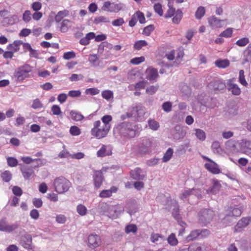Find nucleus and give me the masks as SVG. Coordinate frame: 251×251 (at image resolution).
Masks as SVG:
<instances>
[{
  "label": "nucleus",
  "mask_w": 251,
  "mask_h": 251,
  "mask_svg": "<svg viewBox=\"0 0 251 251\" xmlns=\"http://www.w3.org/2000/svg\"><path fill=\"white\" fill-rule=\"evenodd\" d=\"M113 131L124 137L134 138L136 136V125L131 123L123 122L118 124Z\"/></svg>",
  "instance_id": "1"
},
{
  "label": "nucleus",
  "mask_w": 251,
  "mask_h": 251,
  "mask_svg": "<svg viewBox=\"0 0 251 251\" xmlns=\"http://www.w3.org/2000/svg\"><path fill=\"white\" fill-rule=\"evenodd\" d=\"M98 212L111 218H116L124 211L122 207L118 205H109L105 202L101 203L98 208Z\"/></svg>",
  "instance_id": "2"
},
{
  "label": "nucleus",
  "mask_w": 251,
  "mask_h": 251,
  "mask_svg": "<svg viewBox=\"0 0 251 251\" xmlns=\"http://www.w3.org/2000/svg\"><path fill=\"white\" fill-rule=\"evenodd\" d=\"M53 187L58 194H63L67 192L71 186V183L63 176H59L54 179Z\"/></svg>",
  "instance_id": "3"
},
{
  "label": "nucleus",
  "mask_w": 251,
  "mask_h": 251,
  "mask_svg": "<svg viewBox=\"0 0 251 251\" xmlns=\"http://www.w3.org/2000/svg\"><path fill=\"white\" fill-rule=\"evenodd\" d=\"M110 128L101 125L100 121H95L94 123V127L91 129V135L98 139L105 137L109 132Z\"/></svg>",
  "instance_id": "4"
},
{
  "label": "nucleus",
  "mask_w": 251,
  "mask_h": 251,
  "mask_svg": "<svg viewBox=\"0 0 251 251\" xmlns=\"http://www.w3.org/2000/svg\"><path fill=\"white\" fill-rule=\"evenodd\" d=\"M215 214L210 209H203L198 213L199 223L202 226H206L212 220Z\"/></svg>",
  "instance_id": "5"
},
{
  "label": "nucleus",
  "mask_w": 251,
  "mask_h": 251,
  "mask_svg": "<svg viewBox=\"0 0 251 251\" xmlns=\"http://www.w3.org/2000/svg\"><path fill=\"white\" fill-rule=\"evenodd\" d=\"M32 71V68L28 64H25L18 67L15 71L13 76L18 81H22L29 77V73Z\"/></svg>",
  "instance_id": "6"
},
{
  "label": "nucleus",
  "mask_w": 251,
  "mask_h": 251,
  "mask_svg": "<svg viewBox=\"0 0 251 251\" xmlns=\"http://www.w3.org/2000/svg\"><path fill=\"white\" fill-rule=\"evenodd\" d=\"M242 214L241 209L237 207H228L224 213L225 217L223 218L224 222L231 223L233 218L240 216Z\"/></svg>",
  "instance_id": "7"
},
{
  "label": "nucleus",
  "mask_w": 251,
  "mask_h": 251,
  "mask_svg": "<svg viewBox=\"0 0 251 251\" xmlns=\"http://www.w3.org/2000/svg\"><path fill=\"white\" fill-rule=\"evenodd\" d=\"M198 101L201 105L207 108H213L216 106V100L205 95H199L198 98Z\"/></svg>",
  "instance_id": "8"
},
{
  "label": "nucleus",
  "mask_w": 251,
  "mask_h": 251,
  "mask_svg": "<svg viewBox=\"0 0 251 251\" xmlns=\"http://www.w3.org/2000/svg\"><path fill=\"white\" fill-rule=\"evenodd\" d=\"M208 87L209 89L215 93H218L225 89L226 84L223 80L217 79L211 81L208 84Z\"/></svg>",
  "instance_id": "9"
},
{
  "label": "nucleus",
  "mask_w": 251,
  "mask_h": 251,
  "mask_svg": "<svg viewBox=\"0 0 251 251\" xmlns=\"http://www.w3.org/2000/svg\"><path fill=\"white\" fill-rule=\"evenodd\" d=\"M19 226L17 223L11 225H8L6 221V218H3L0 220V231L6 232H12Z\"/></svg>",
  "instance_id": "10"
},
{
  "label": "nucleus",
  "mask_w": 251,
  "mask_h": 251,
  "mask_svg": "<svg viewBox=\"0 0 251 251\" xmlns=\"http://www.w3.org/2000/svg\"><path fill=\"white\" fill-rule=\"evenodd\" d=\"M238 152L246 154L248 155H251V141L246 139H243L239 141L238 143Z\"/></svg>",
  "instance_id": "11"
},
{
  "label": "nucleus",
  "mask_w": 251,
  "mask_h": 251,
  "mask_svg": "<svg viewBox=\"0 0 251 251\" xmlns=\"http://www.w3.org/2000/svg\"><path fill=\"white\" fill-rule=\"evenodd\" d=\"M152 141L151 139L144 137L142 139L139 145V151L141 153H146L150 151Z\"/></svg>",
  "instance_id": "12"
},
{
  "label": "nucleus",
  "mask_w": 251,
  "mask_h": 251,
  "mask_svg": "<svg viewBox=\"0 0 251 251\" xmlns=\"http://www.w3.org/2000/svg\"><path fill=\"white\" fill-rule=\"evenodd\" d=\"M88 246L91 249L98 247L101 243V240L99 236L96 234H91L88 238Z\"/></svg>",
  "instance_id": "13"
},
{
  "label": "nucleus",
  "mask_w": 251,
  "mask_h": 251,
  "mask_svg": "<svg viewBox=\"0 0 251 251\" xmlns=\"http://www.w3.org/2000/svg\"><path fill=\"white\" fill-rule=\"evenodd\" d=\"M131 111L133 113V117H138L141 118L144 116L146 113V108L141 104H138L135 106L131 108Z\"/></svg>",
  "instance_id": "14"
},
{
  "label": "nucleus",
  "mask_w": 251,
  "mask_h": 251,
  "mask_svg": "<svg viewBox=\"0 0 251 251\" xmlns=\"http://www.w3.org/2000/svg\"><path fill=\"white\" fill-rule=\"evenodd\" d=\"M226 20H220L214 16H212L208 19V22L210 26L212 28H220L223 26L224 23Z\"/></svg>",
  "instance_id": "15"
},
{
  "label": "nucleus",
  "mask_w": 251,
  "mask_h": 251,
  "mask_svg": "<svg viewBox=\"0 0 251 251\" xmlns=\"http://www.w3.org/2000/svg\"><path fill=\"white\" fill-rule=\"evenodd\" d=\"M233 79H229L227 82V89L234 95H239L241 94V90L238 86L233 83Z\"/></svg>",
  "instance_id": "16"
},
{
  "label": "nucleus",
  "mask_w": 251,
  "mask_h": 251,
  "mask_svg": "<svg viewBox=\"0 0 251 251\" xmlns=\"http://www.w3.org/2000/svg\"><path fill=\"white\" fill-rule=\"evenodd\" d=\"M131 177L135 180H141L146 177V174L143 173V171L139 168H136L134 170L130 171Z\"/></svg>",
  "instance_id": "17"
},
{
  "label": "nucleus",
  "mask_w": 251,
  "mask_h": 251,
  "mask_svg": "<svg viewBox=\"0 0 251 251\" xmlns=\"http://www.w3.org/2000/svg\"><path fill=\"white\" fill-rule=\"evenodd\" d=\"M239 141L235 140H229L225 143L226 148L233 152H238L239 146L238 143Z\"/></svg>",
  "instance_id": "18"
},
{
  "label": "nucleus",
  "mask_w": 251,
  "mask_h": 251,
  "mask_svg": "<svg viewBox=\"0 0 251 251\" xmlns=\"http://www.w3.org/2000/svg\"><path fill=\"white\" fill-rule=\"evenodd\" d=\"M21 244L25 249L32 248V237L30 234H25L21 237Z\"/></svg>",
  "instance_id": "19"
},
{
  "label": "nucleus",
  "mask_w": 251,
  "mask_h": 251,
  "mask_svg": "<svg viewBox=\"0 0 251 251\" xmlns=\"http://www.w3.org/2000/svg\"><path fill=\"white\" fill-rule=\"evenodd\" d=\"M94 183L96 187L97 188L100 187L103 180L101 171H95L93 176Z\"/></svg>",
  "instance_id": "20"
},
{
  "label": "nucleus",
  "mask_w": 251,
  "mask_h": 251,
  "mask_svg": "<svg viewBox=\"0 0 251 251\" xmlns=\"http://www.w3.org/2000/svg\"><path fill=\"white\" fill-rule=\"evenodd\" d=\"M173 137L175 140H179L183 138L186 135V131L180 126H176L175 127Z\"/></svg>",
  "instance_id": "21"
},
{
  "label": "nucleus",
  "mask_w": 251,
  "mask_h": 251,
  "mask_svg": "<svg viewBox=\"0 0 251 251\" xmlns=\"http://www.w3.org/2000/svg\"><path fill=\"white\" fill-rule=\"evenodd\" d=\"M204 166L207 170L213 174H218L220 173V170L219 168L218 164H217L213 161H212L209 163H205Z\"/></svg>",
  "instance_id": "22"
},
{
  "label": "nucleus",
  "mask_w": 251,
  "mask_h": 251,
  "mask_svg": "<svg viewBox=\"0 0 251 251\" xmlns=\"http://www.w3.org/2000/svg\"><path fill=\"white\" fill-rule=\"evenodd\" d=\"M21 171L23 176L25 179H29L34 174L33 168L25 165L21 167Z\"/></svg>",
  "instance_id": "23"
},
{
  "label": "nucleus",
  "mask_w": 251,
  "mask_h": 251,
  "mask_svg": "<svg viewBox=\"0 0 251 251\" xmlns=\"http://www.w3.org/2000/svg\"><path fill=\"white\" fill-rule=\"evenodd\" d=\"M18 16L16 15H13L10 17L3 18L2 21V23L4 26H7L9 25H13L18 22Z\"/></svg>",
  "instance_id": "24"
},
{
  "label": "nucleus",
  "mask_w": 251,
  "mask_h": 251,
  "mask_svg": "<svg viewBox=\"0 0 251 251\" xmlns=\"http://www.w3.org/2000/svg\"><path fill=\"white\" fill-rule=\"evenodd\" d=\"M125 5L122 3H112L111 8H109V12H118L120 10H123L125 8Z\"/></svg>",
  "instance_id": "25"
},
{
  "label": "nucleus",
  "mask_w": 251,
  "mask_h": 251,
  "mask_svg": "<svg viewBox=\"0 0 251 251\" xmlns=\"http://www.w3.org/2000/svg\"><path fill=\"white\" fill-rule=\"evenodd\" d=\"M151 240L152 243L158 244L165 241V238L162 235L157 233H152L151 236Z\"/></svg>",
  "instance_id": "26"
},
{
  "label": "nucleus",
  "mask_w": 251,
  "mask_h": 251,
  "mask_svg": "<svg viewBox=\"0 0 251 251\" xmlns=\"http://www.w3.org/2000/svg\"><path fill=\"white\" fill-rule=\"evenodd\" d=\"M72 26V22L68 19H65L61 23L60 30L61 32H66Z\"/></svg>",
  "instance_id": "27"
},
{
  "label": "nucleus",
  "mask_w": 251,
  "mask_h": 251,
  "mask_svg": "<svg viewBox=\"0 0 251 251\" xmlns=\"http://www.w3.org/2000/svg\"><path fill=\"white\" fill-rule=\"evenodd\" d=\"M115 187H112L110 189L103 190L100 194L99 196L101 198H108L111 196L112 193L117 191Z\"/></svg>",
  "instance_id": "28"
},
{
  "label": "nucleus",
  "mask_w": 251,
  "mask_h": 251,
  "mask_svg": "<svg viewBox=\"0 0 251 251\" xmlns=\"http://www.w3.org/2000/svg\"><path fill=\"white\" fill-rule=\"evenodd\" d=\"M251 222V218L249 217L243 218L237 223L236 227L242 228L247 226Z\"/></svg>",
  "instance_id": "29"
},
{
  "label": "nucleus",
  "mask_w": 251,
  "mask_h": 251,
  "mask_svg": "<svg viewBox=\"0 0 251 251\" xmlns=\"http://www.w3.org/2000/svg\"><path fill=\"white\" fill-rule=\"evenodd\" d=\"M93 23L95 25H99L102 23H110V19L108 17L104 16H99L96 17L94 19Z\"/></svg>",
  "instance_id": "30"
},
{
  "label": "nucleus",
  "mask_w": 251,
  "mask_h": 251,
  "mask_svg": "<svg viewBox=\"0 0 251 251\" xmlns=\"http://www.w3.org/2000/svg\"><path fill=\"white\" fill-rule=\"evenodd\" d=\"M168 6L169 7V9H168L165 15V18H169L173 16L176 14V9L173 7V3L171 2V0H169Z\"/></svg>",
  "instance_id": "31"
},
{
  "label": "nucleus",
  "mask_w": 251,
  "mask_h": 251,
  "mask_svg": "<svg viewBox=\"0 0 251 251\" xmlns=\"http://www.w3.org/2000/svg\"><path fill=\"white\" fill-rule=\"evenodd\" d=\"M200 229H195L192 231L189 235L187 237V240L188 241H191L196 239L199 236H200Z\"/></svg>",
  "instance_id": "32"
},
{
  "label": "nucleus",
  "mask_w": 251,
  "mask_h": 251,
  "mask_svg": "<svg viewBox=\"0 0 251 251\" xmlns=\"http://www.w3.org/2000/svg\"><path fill=\"white\" fill-rule=\"evenodd\" d=\"M174 16L172 19L173 22L176 24H179L183 16V13L181 10L179 9H177L176 12V14Z\"/></svg>",
  "instance_id": "33"
},
{
  "label": "nucleus",
  "mask_w": 251,
  "mask_h": 251,
  "mask_svg": "<svg viewBox=\"0 0 251 251\" xmlns=\"http://www.w3.org/2000/svg\"><path fill=\"white\" fill-rule=\"evenodd\" d=\"M22 44L23 42L22 41H15L13 42V44H9L7 46V49L9 50H12L14 52H16L19 50V46Z\"/></svg>",
  "instance_id": "34"
},
{
  "label": "nucleus",
  "mask_w": 251,
  "mask_h": 251,
  "mask_svg": "<svg viewBox=\"0 0 251 251\" xmlns=\"http://www.w3.org/2000/svg\"><path fill=\"white\" fill-rule=\"evenodd\" d=\"M215 65L220 68H225L229 65V62L227 59L217 60L215 62Z\"/></svg>",
  "instance_id": "35"
},
{
  "label": "nucleus",
  "mask_w": 251,
  "mask_h": 251,
  "mask_svg": "<svg viewBox=\"0 0 251 251\" xmlns=\"http://www.w3.org/2000/svg\"><path fill=\"white\" fill-rule=\"evenodd\" d=\"M205 14V9L203 6L199 7L196 12H195V17L197 19L200 20L202 18V17Z\"/></svg>",
  "instance_id": "36"
},
{
  "label": "nucleus",
  "mask_w": 251,
  "mask_h": 251,
  "mask_svg": "<svg viewBox=\"0 0 251 251\" xmlns=\"http://www.w3.org/2000/svg\"><path fill=\"white\" fill-rule=\"evenodd\" d=\"M112 120V116L110 115H104L101 118L102 125L110 129L111 125L110 122Z\"/></svg>",
  "instance_id": "37"
},
{
  "label": "nucleus",
  "mask_w": 251,
  "mask_h": 251,
  "mask_svg": "<svg viewBox=\"0 0 251 251\" xmlns=\"http://www.w3.org/2000/svg\"><path fill=\"white\" fill-rule=\"evenodd\" d=\"M167 241L168 244L172 246H176L178 244V240L174 233H172L169 236Z\"/></svg>",
  "instance_id": "38"
},
{
  "label": "nucleus",
  "mask_w": 251,
  "mask_h": 251,
  "mask_svg": "<svg viewBox=\"0 0 251 251\" xmlns=\"http://www.w3.org/2000/svg\"><path fill=\"white\" fill-rule=\"evenodd\" d=\"M88 60L93 67H97L99 66V58L97 54H92L89 57Z\"/></svg>",
  "instance_id": "39"
},
{
  "label": "nucleus",
  "mask_w": 251,
  "mask_h": 251,
  "mask_svg": "<svg viewBox=\"0 0 251 251\" xmlns=\"http://www.w3.org/2000/svg\"><path fill=\"white\" fill-rule=\"evenodd\" d=\"M148 45V43L145 40H139L135 42L134 44V49L136 50H140L143 47Z\"/></svg>",
  "instance_id": "40"
},
{
  "label": "nucleus",
  "mask_w": 251,
  "mask_h": 251,
  "mask_svg": "<svg viewBox=\"0 0 251 251\" xmlns=\"http://www.w3.org/2000/svg\"><path fill=\"white\" fill-rule=\"evenodd\" d=\"M221 187L220 184L218 181H215L212 188L207 190V193L216 194L220 190Z\"/></svg>",
  "instance_id": "41"
},
{
  "label": "nucleus",
  "mask_w": 251,
  "mask_h": 251,
  "mask_svg": "<svg viewBox=\"0 0 251 251\" xmlns=\"http://www.w3.org/2000/svg\"><path fill=\"white\" fill-rule=\"evenodd\" d=\"M195 135L197 138L201 141H204L206 138V135L204 131L201 129H195Z\"/></svg>",
  "instance_id": "42"
},
{
  "label": "nucleus",
  "mask_w": 251,
  "mask_h": 251,
  "mask_svg": "<svg viewBox=\"0 0 251 251\" xmlns=\"http://www.w3.org/2000/svg\"><path fill=\"white\" fill-rule=\"evenodd\" d=\"M173 153V150L172 148H169L162 158V160L164 162H167L171 159Z\"/></svg>",
  "instance_id": "43"
},
{
  "label": "nucleus",
  "mask_w": 251,
  "mask_h": 251,
  "mask_svg": "<svg viewBox=\"0 0 251 251\" xmlns=\"http://www.w3.org/2000/svg\"><path fill=\"white\" fill-rule=\"evenodd\" d=\"M70 114L72 119L76 121H81L84 118V117L82 115L75 111H72L70 112Z\"/></svg>",
  "instance_id": "44"
},
{
  "label": "nucleus",
  "mask_w": 251,
  "mask_h": 251,
  "mask_svg": "<svg viewBox=\"0 0 251 251\" xmlns=\"http://www.w3.org/2000/svg\"><path fill=\"white\" fill-rule=\"evenodd\" d=\"M211 149L214 153H219L221 151L220 145L218 141H215L212 144Z\"/></svg>",
  "instance_id": "45"
},
{
  "label": "nucleus",
  "mask_w": 251,
  "mask_h": 251,
  "mask_svg": "<svg viewBox=\"0 0 251 251\" xmlns=\"http://www.w3.org/2000/svg\"><path fill=\"white\" fill-rule=\"evenodd\" d=\"M148 125L150 128L153 130H157L159 127V123L154 120H149Z\"/></svg>",
  "instance_id": "46"
},
{
  "label": "nucleus",
  "mask_w": 251,
  "mask_h": 251,
  "mask_svg": "<svg viewBox=\"0 0 251 251\" xmlns=\"http://www.w3.org/2000/svg\"><path fill=\"white\" fill-rule=\"evenodd\" d=\"M102 98L107 100L113 98V93L110 90H104L101 92Z\"/></svg>",
  "instance_id": "47"
},
{
  "label": "nucleus",
  "mask_w": 251,
  "mask_h": 251,
  "mask_svg": "<svg viewBox=\"0 0 251 251\" xmlns=\"http://www.w3.org/2000/svg\"><path fill=\"white\" fill-rule=\"evenodd\" d=\"M244 55L245 57V61L249 62L251 61V45H250L245 50L244 52Z\"/></svg>",
  "instance_id": "48"
},
{
  "label": "nucleus",
  "mask_w": 251,
  "mask_h": 251,
  "mask_svg": "<svg viewBox=\"0 0 251 251\" xmlns=\"http://www.w3.org/2000/svg\"><path fill=\"white\" fill-rule=\"evenodd\" d=\"M137 231V227L136 225L134 224L128 225L126 226L125 228V232L126 233H129L130 232H132L135 233Z\"/></svg>",
  "instance_id": "49"
},
{
  "label": "nucleus",
  "mask_w": 251,
  "mask_h": 251,
  "mask_svg": "<svg viewBox=\"0 0 251 251\" xmlns=\"http://www.w3.org/2000/svg\"><path fill=\"white\" fill-rule=\"evenodd\" d=\"M158 76V72L157 70L155 69H151L149 71L148 78L149 80H154Z\"/></svg>",
  "instance_id": "50"
},
{
  "label": "nucleus",
  "mask_w": 251,
  "mask_h": 251,
  "mask_svg": "<svg viewBox=\"0 0 251 251\" xmlns=\"http://www.w3.org/2000/svg\"><path fill=\"white\" fill-rule=\"evenodd\" d=\"M197 190H195L194 189L186 190L181 194H180L179 198L181 200H184L190 195H192V193H194Z\"/></svg>",
  "instance_id": "51"
},
{
  "label": "nucleus",
  "mask_w": 251,
  "mask_h": 251,
  "mask_svg": "<svg viewBox=\"0 0 251 251\" xmlns=\"http://www.w3.org/2000/svg\"><path fill=\"white\" fill-rule=\"evenodd\" d=\"M76 210L78 213L81 216H84L87 213V208L82 204L78 205L77 206Z\"/></svg>",
  "instance_id": "52"
},
{
  "label": "nucleus",
  "mask_w": 251,
  "mask_h": 251,
  "mask_svg": "<svg viewBox=\"0 0 251 251\" xmlns=\"http://www.w3.org/2000/svg\"><path fill=\"white\" fill-rule=\"evenodd\" d=\"M100 91L97 88H91L86 89L85 93L86 95H90L92 96L96 95L99 94Z\"/></svg>",
  "instance_id": "53"
},
{
  "label": "nucleus",
  "mask_w": 251,
  "mask_h": 251,
  "mask_svg": "<svg viewBox=\"0 0 251 251\" xmlns=\"http://www.w3.org/2000/svg\"><path fill=\"white\" fill-rule=\"evenodd\" d=\"M134 15H136V18L139 20L141 24H144L145 23V17L144 14L141 11H138L135 12Z\"/></svg>",
  "instance_id": "54"
},
{
  "label": "nucleus",
  "mask_w": 251,
  "mask_h": 251,
  "mask_svg": "<svg viewBox=\"0 0 251 251\" xmlns=\"http://www.w3.org/2000/svg\"><path fill=\"white\" fill-rule=\"evenodd\" d=\"M239 80L243 86H247L248 85V83L245 78L244 71L243 70H240L239 72Z\"/></svg>",
  "instance_id": "55"
},
{
  "label": "nucleus",
  "mask_w": 251,
  "mask_h": 251,
  "mask_svg": "<svg viewBox=\"0 0 251 251\" xmlns=\"http://www.w3.org/2000/svg\"><path fill=\"white\" fill-rule=\"evenodd\" d=\"M31 107L34 109H40L43 107V104L38 99H36L33 101Z\"/></svg>",
  "instance_id": "56"
},
{
  "label": "nucleus",
  "mask_w": 251,
  "mask_h": 251,
  "mask_svg": "<svg viewBox=\"0 0 251 251\" xmlns=\"http://www.w3.org/2000/svg\"><path fill=\"white\" fill-rule=\"evenodd\" d=\"M145 58L144 56L135 57L130 60V62L133 65H138L145 61Z\"/></svg>",
  "instance_id": "57"
},
{
  "label": "nucleus",
  "mask_w": 251,
  "mask_h": 251,
  "mask_svg": "<svg viewBox=\"0 0 251 251\" xmlns=\"http://www.w3.org/2000/svg\"><path fill=\"white\" fill-rule=\"evenodd\" d=\"M31 13L29 10H25L23 14V20L25 23L29 22L31 19Z\"/></svg>",
  "instance_id": "58"
},
{
  "label": "nucleus",
  "mask_w": 251,
  "mask_h": 251,
  "mask_svg": "<svg viewBox=\"0 0 251 251\" xmlns=\"http://www.w3.org/2000/svg\"><path fill=\"white\" fill-rule=\"evenodd\" d=\"M70 134L73 136H77L81 133L80 129L75 126H72L70 127Z\"/></svg>",
  "instance_id": "59"
},
{
  "label": "nucleus",
  "mask_w": 251,
  "mask_h": 251,
  "mask_svg": "<svg viewBox=\"0 0 251 251\" xmlns=\"http://www.w3.org/2000/svg\"><path fill=\"white\" fill-rule=\"evenodd\" d=\"M7 162L8 166L13 167L18 165V160L14 157H8L7 158Z\"/></svg>",
  "instance_id": "60"
},
{
  "label": "nucleus",
  "mask_w": 251,
  "mask_h": 251,
  "mask_svg": "<svg viewBox=\"0 0 251 251\" xmlns=\"http://www.w3.org/2000/svg\"><path fill=\"white\" fill-rule=\"evenodd\" d=\"M106 147L103 145L101 148L97 151V154L98 157H103L109 155V153L106 152Z\"/></svg>",
  "instance_id": "61"
},
{
  "label": "nucleus",
  "mask_w": 251,
  "mask_h": 251,
  "mask_svg": "<svg viewBox=\"0 0 251 251\" xmlns=\"http://www.w3.org/2000/svg\"><path fill=\"white\" fill-rule=\"evenodd\" d=\"M153 8L155 12H156L159 16H162L163 15V11L161 4L159 3H155L154 5Z\"/></svg>",
  "instance_id": "62"
},
{
  "label": "nucleus",
  "mask_w": 251,
  "mask_h": 251,
  "mask_svg": "<svg viewBox=\"0 0 251 251\" xmlns=\"http://www.w3.org/2000/svg\"><path fill=\"white\" fill-rule=\"evenodd\" d=\"M249 42L248 38H243L236 41V44L239 47H244Z\"/></svg>",
  "instance_id": "63"
},
{
  "label": "nucleus",
  "mask_w": 251,
  "mask_h": 251,
  "mask_svg": "<svg viewBox=\"0 0 251 251\" xmlns=\"http://www.w3.org/2000/svg\"><path fill=\"white\" fill-rule=\"evenodd\" d=\"M1 177L5 182H9L11 179V174L9 171H5L1 174Z\"/></svg>",
  "instance_id": "64"
}]
</instances>
